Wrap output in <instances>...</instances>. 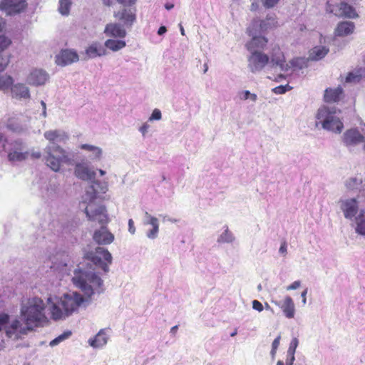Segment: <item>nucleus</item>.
I'll use <instances>...</instances> for the list:
<instances>
[{
  "mask_svg": "<svg viewBox=\"0 0 365 365\" xmlns=\"http://www.w3.org/2000/svg\"><path fill=\"white\" fill-rule=\"evenodd\" d=\"M44 138L49 144L44 149L46 164L52 170L58 172L63 164H70L71 158L68 153L57 143H65L68 139V134L63 130H49L44 133Z\"/></svg>",
  "mask_w": 365,
  "mask_h": 365,
  "instance_id": "1",
  "label": "nucleus"
},
{
  "mask_svg": "<svg viewBox=\"0 0 365 365\" xmlns=\"http://www.w3.org/2000/svg\"><path fill=\"white\" fill-rule=\"evenodd\" d=\"M47 307L48 304L38 297H29L21 302L20 313L26 325V334L28 331L48 322L46 315Z\"/></svg>",
  "mask_w": 365,
  "mask_h": 365,
  "instance_id": "2",
  "label": "nucleus"
},
{
  "mask_svg": "<svg viewBox=\"0 0 365 365\" xmlns=\"http://www.w3.org/2000/svg\"><path fill=\"white\" fill-rule=\"evenodd\" d=\"M83 301V297L75 292L65 294L61 298L48 297L47 304L51 317L55 321L65 319L77 310Z\"/></svg>",
  "mask_w": 365,
  "mask_h": 365,
  "instance_id": "3",
  "label": "nucleus"
},
{
  "mask_svg": "<svg viewBox=\"0 0 365 365\" xmlns=\"http://www.w3.org/2000/svg\"><path fill=\"white\" fill-rule=\"evenodd\" d=\"M84 212L88 220L98 222L101 225V228L94 232L93 240L98 245H110L112 243L114 240V235L106 226L109 221L106 207L99 205L93 208V205H90L85 207Z\"/></svg>",
  "mask_w": 365,
  "mask_h": 365,
  "instance_id": "4",
  "label": "nucleus"
},
{
  "mask_svg": "<svg viewBox=\"0 0 365 365\" xmlns=\"http://www.w3.org/2000/svg\"><path fill=\"white\" fill-rule=\"evenodd\" d=\"M277 21L274 16H267L265 20H255L247 29V33L252 39L246 44L250 52L264 49L267 43V39L260 35L262 31L275 27Z\"/></svg>",
  "mask_w": 365,
  "mask_h": 365,
  "instance_id": "5",
  "label": "nucleus"
},
{
  "mask_svg": "<svg viewBox=\"0 0 365 365\" xmlns=\"http://www.w3.org/2000/svg\"><path fill=\"white\" fill-rule=\"evenodd\" d=\"M72 280L76 287L88 298L95 292L101 293L103 290V280L95 272L76 269Z\"/></svg>",
  "mask_w": 365,
  "mask_h": 365,
  "instance_id": "6",
  "label": "nucleus"
},
{
  "mask_svg": "<svg viewBox=\"0 0 365 365\" xmlns=\"http://www.w3.org/2000/svg\"><path fill=\"white\" fill-rule=\"evenodd\" d=\"M339 115L340 110L336 108L322 106L317 111L316 125H321L326 130L339 133L344 128Z\"/></svg>",
  "mask_w": 365,
  "mask_h": 365,
  "instance_id": "7",
  "label": "nucleus"
},
{
  "mask_svg": "<svg viewBox=\"0 0 365 365\" xmlns=\"http://www.w3.org/2000/svg\"><path fill=\"white\" fill-rule=\"evenodd\" d=\"M271 67L277 71L283 72L279 73L274 78V81L279 82L291 73L292 68L301 69L303 67L304 61L302 58H294L289 61V63H285L284 56L279 47H274L271 54Z\"/></svg>",
  "mask_w": 365,
  "mask_h": 365,
  "instance_id": "8",
  "label": "nucleus"
},
{
  "mask_svg": "<svg viewBox=\"0 0 365 365\" xmlns=\"http://www.w3.org/2000/svg\"><path fill=\"white\" fill-rule=\"evenodd\" d=\"M10 316L0 312V332L4 329L7 337L17 339L22 334H26V329L19 319H15L9 324Z\"/></svg>",
  "mask_w": 365,
  "mask_h": 365,
  "instance_id": "9",
  "label": "nucleus"
},
{
  "mask_svg": "<svg viewBox=\"0 0 365 365\" xmlns=\"http://www.w3.org/2000/svg\"><path fill=\"white\" fill-rule=\"evenodd\" d=\"M108 190V185L106 182H101L98 180L93 181L92 184L86 189L85 195L83 196V200L81 202V206L86 205V207L90 205H93V208H96L100 205H96L94 201L98 197V194L106 193Z\"/></svg>",
  "mask_w": 365,
  "mask_h": 365,
  "instance_id": "10",
  "label": "nucleus"
},
{
  "mask_svg": "<svg viewBox=\"0 0 365 365\" xmlns=\"http://www.w3.org/2000/svg\"><path fill=\"white\" fill-rule=\"evenodd\" d=\"M88 257L96 267L101 269L104 272H108V265L112 262V256L108 250L98 247L94 252L89 253Z\"/></svg>",
  "mask_w": 365,
  "mask_h": 365,
  "instance_id": "11",
  "label": "nucleus"
},
{
  "mask_svg": "<svg viewBox=\"0 0 365 365\" xmlns=\"http://www.w3.org/2000/svg\"><path fill=\"white\" fill-rule=\"evenodd\" d=\"M6 26V21L0 17V73L3 72L10 61V56L4 50L11 44V41L3 33Z\"/></svg>",
  "mask_w": 365,
  "mask_h": 365,
  "instance_id": "12",
  "label": "nucleus"
},
{
  "mask_svg": "<svg viewBox=\"0 0 365 365\" xmlns=\"http://www.w3.org/2000/svg\"><path fill=\"white\" fill-rule=\"evenodd\" d=\"M339 204L346 219L352 220L356 217L359 212V202L356 198L341 197Z\"/></svg>",
  "mask_w": 365,
  "mask_h": 365,
  "instance_id": "13",
  "label": "nucleus"
},
{
  "mask_svg": "<svg viewBox=\"0 0 365 365\" xmlns=\"http://www.w3.org/2000/svg\"><path fill=\"white\" fill-rule=\"evenodd\" d=\"M248 57V67L252 73L261 71L268 64L269 56L259 51L250 52Z\"/></svg>",
  "mask_w": 365,
  "mask_h": 365,
  "instance_id": "14",
  "label": "nucleus"
},
{
  "mask_svg": "<svg viewBox=\"0 0 365 365\" xmlns=\"http://www.w3.org/2000/svg\"><path fill=\"white\" fill-rule=\"evenodd\" d=\"M326 11L336 16H345L349 19H355L358 16L354 8L346 2H341L339 6H334L327 2Z\"/></svg>",
  "mask_w": 365,
  "mask_h": 365,
  "instance_id": "15",
  "label": "nucleus"
},
{
  "mask_svg": "<svg viewBox=\"0 0 365 365\" xmlns=\"http://www.w3.org/2000/svg\"><path fill=\"white\" fill-rule=\"evenodd\" d=\"M27 6L26 0H1L0 10L6 15H14L22 11Z\"/></svg>",
  "mask_w": 365,
  "mask_h": 365,
  "instance_id": "16",
  "label": "nucleus"
},
{
  "mask_svg": "<svg viewBox=\"0 0 365 365\" xmlns=\"http://www.w3.org/2000/svg\"><path fill=\"white\" fill-rule=\"evenodd\" d=\"M50 260L51 262V269L63 273H66L68 270V264L70 262V258L66 252H57L55 256L50 258Z\"/></svg>",
  "mask_w": 365,
  "mask_h": 365,
  "instance_id": "17",
  "label": "nucleus"
},
{
  "mask_svg": "<svg viewBox=\"0 0 365 365\" xmlns=\"http://www.w3.org/2000/svg\"><path fill=\"white\" fill-rule=\"evenodd\" d=\"M79 60L77 52L72 49H64L62 50L56 56V63L58 66H65L71 64L74 62H77Z\"/></svg>",
  "mask_w": 365,
  "mask_h": 365,
  "instance_id": "18",
  "label": "nucleus"
},
{
  "mask_svg": "<svg viewBox=\"0 0 365 365\" xmlns=\"http://www.w3.org/2000/svg\"><path fill=\"white\" fill-rule=\"evenodd\" d=\"M125 27L119 23H109L105 26L103 33L107 37L123 39L127 35Z\"/></svg>",
  "mask_w": 365,
  "mask_h": 365,
  "instance_id": "19",
  "label": "nucleus"
},
{
  "mask_svg": "<svg viewBox=\"0 0 365 365\" xmlns=\"http://www.w3.org/2000/svg\"><path fill=\"white\" fill-rule=\"evenodd\" d=\"M365 127V125L361 128V132H363L362 129ZM365 134L360 133L359 130L356 129H350L346 130L344 133L343 141L346 146H354L360 143L365 141Z\"/></svg>",
  "mask_w": 365,
  "mask_h": 365,
  "instance_id": "20",
  "label": "nucleus"
},
{
  "mask_svg": "<svg viewBox=\"0 0 365 365\" xmlns=\"http://www.w3.org/2000/svg\"><path fill=\"white\" fill-rule=\"evenodd\" d=\"M276 306L279 307L284 315L288 319H292L295 314V305L289 296H286L282 301L272 300Z\"/></svg>",
  "mask_w": 365,
  "mask_h": 365,
  "instance_id": "21",
  "label": "nucleus"
},
{
  "mask_svg": "<svg viewBox=\"0 0 365 365\" xmlns=\"http://www.w3.org/2000/svg\"><path fill=\"white\" fill-rule=\"evenodd\" d=\"M11 96L13 98L19 101H27L31 98L30 90L26 84L22 83H14L10 88Z\"/></svg>",
  "mask_w": 365,
  "mask_h": 365,
  "instance_id": "22",
  "label": "nucleus"
},
{
  "mask_svg": "<svg viewBox=\"0 0 365 365\" xmlns=\"http://www.w3.org/2000/svg\"><path fill=\"white\" fill-rule=\"evenodd\" d=\"M49 75L43 69L32 70L27 77L29 84L35 86L44 85L48 80Z\"/></svg>",
  "mask_w": 365,
  "mask_h": 365,
  "instance_id": "23",
  "label": "nucleus"
},
{
  "mask_svg": "<svg viewBox=\"0 0 365 365\" xmlns=\"http://www.w3.org/2000/svg\"><path fill=\"white\" fill-rule=\"evenodd\" d=\"M114 16L123 22L125 27H131L136 20L135 10L131 9H123L121 11L114 13Z\"/></svg>",
  "mask_w": 365,
  "mask_h": 365,
  "instance_id": "24",
  "label": "nucleus"
},
{
  "mask_svg": "<svg viewBox=\"0 0 365 365\" xmlns=\"http://www.w3.org/2000/svg\"><path fill=\"white\" fill-rule=\"evenodd\" d=\"M86 54L89 58L103 56L107 54L106 48L98 42L92 43L86 49Z\"/></svg>",
  "mask_w": 365,
  "mask_h": 365,
  "instance_id": "25",
  "label": "nucleus"
},
{
  "mask_svg": "<svg viewBox=\"0 0 365 365\" xmlns=\"http://www.w3.org/2000/svg\"><path fill=\"white\" fill-rule=\"evenodd\" d=\"M108 336L105 329H101L97 334L88 340L91 346L95 349L103 347L108 342Z\"/></svg>",
  "mask_w": 365,
  "mask_h": 365,
  "instance_id": "26",
  "label": "nucleus"
},
{
  "mask_svg": "<svg viewBox=\"0 0 365 365\" xmlns=\"http://www.w3.org/2000/svg\"><path fill=\"white\" fill-rule=\"evenodd\" d=\"M76 175L83 180H91L95 178L96 173L88 167L83 165H77L75 168Z\"/></svg>",
  "mask_w": 365,
  "mask_h": 365,
  "instance_id": "27",
  "label": "nucleus"
},
{
  "mask_svg": "<svg viewBox=\"0 0 365 365\" xmlns=\"http://www.w3.org/2000/svg\"><path fill=\"white\" fill-rule=\"evenodd\" d=\"M80 148L89 153L88 157L93 161H99L102 158L103 150L100 147L90 144H81Z\"/></svg>",
  "mask_w": 365,
  "mask_h": 365,
  "instance_id": "28",
  "label": "nucleus"
},
{
  "mask_svg": "<svg viewBox=\"0 0 365 365\" xmlns=\"http://www.w3.org/2000/svg\"><path fill=\"white\" fill-rule=\"evenodd\" d=\"M343 96V89L339 86L336 88H327L324 92V98L327 103L339 101Z\"/></svg>",
  "mask_w": 365,
  "mask_h": 365,
  "instance_id": "29",
  "label": "nucleus"
},
{
  "mask_svg": "<svg viewBox=\"0 0 365 365\" xmlns=\"http://www.w3.org/2000/svg\"><path fill=\"white\" fill-rule=\"evenodd\" d=\"M355 26L351 21H343L338 24L335 34L339 36H347L353 33Z\"/></svg>",
  "mask_w": 365,
  "mask_h": 365,
  "instance_id": "30",
  "label": "nucleus"
},
{
  "mask_svg": "<svg viewBox=\"0 0 365 365\" xmlns=\"http://www.w3.org/2000/svg\"><path fill=\"white\" fill-rule=\"evenodd\" d=\"M126 46V42L122 38H108L104 43V47L114 52L118 51Z\"/></svg>",
  "mask_w": 365,
  "mask_h": 365,
  "instance_id": "31",
  "label": "nucleus"
},
{
  "mask_svg": "<svg viewBox=\"0 0 365 365\" xmlns=\"http://www.w3.org/2000/svg\"><path fill=\"white\" fill-rule=\"evenodd\" d=\"M329 49L324 46L314 47L309 53V58L313 61H318L324 58L328 53Z\"/></svg>",
  "mask_w": 365,
  "mask_h": 365,
  "instance_id": "32",
  "label": "nucleus"
},
{
  "mask_svg": "<svg viewBox=\"0 0 365 365\" xmlns=\"http://www.w3.org/2000/svg\"><path fill=\"white\" fill-rule=\"evenodd\" d=\"M7 128L15 133H23L26 130V126L22 124L19 118H12L8 120Z\"/></svg>",
  "mask_w": 365,
  "mask_h": 365,
  "instance_id": "33",
  "label": "nucleus"
},
{
  "mask_svg": "<svg viewBox=\"0 0 365 365\" xmlns=\"http://www.w3.org/2000/svg\"><path fill=\"white\" fill-rule=\"evenodd\" d=\"M365 211L361 210L359 214L355 217L356 233L361 235H365Z\"/></svg>",
  "mask_w": 365,
  "mask_h": 365,
  "instance_id": "34",
  "label": "nucleus"
},
{
  "mask_svg": "<svg viewBox=\"0 0 365 365\" xmlns=\"http://www.w3.org/2000/svg\"><path fill=\"white\" fill-rule=\"evenodd\" d=\"M362 182L363 181L361 178L352 177L346 180L345 186L349 190H356L360 188Z\"/></svg>",
  "mask_w": 365,
  "mask_h": 365,
  "instance_id": "35",
  "label": "nucleus"
},
{
  "mask_svg": "<svg viewBox=\"0 0 365 365\" xmlns=\"http://www.w3.org/2000/svg\"><path fill=\"white\" fill-rule=\"evenodd\" d=\"M235 239L234 235L230 231L228 227L226 226L225 230L219 236L217 242L219 243H232Z\"/></svg>",
  "mask_w": 365,
  "mask_h": 365,
  "instance_id": "36",
  "label": "nucleus"
},
{
  "mask_svg": "<svg viewBox=\"0 0 365 365\" xmlns=\"http://www.w3.org/2000/svg\"><path fill=\"white\" fill-rule=\"evenodd\" d=\"M14 83L13 78L7 74L0 76V90L6 91L9 90Z\"/></svg>",
  "mask_w": 365,
  "mask_h": 365,
  "instance_id": "37",
  "label": "nucleus"
},
{
  "mask_svg": "<svg viewBox=\"0 0 365 365\" xmlns=\"http://www.w3.org/2000/svg\"><path fill=\"white\" fill-rule=\"evenodd\" d=\"M72 5L71 0H59L58 11L63 16H68Z\"/></svg>",
  "mask_w": 365,
  "mask_h": 365,
  "instance_id": "38",
  "label": "nucleus"
},
{
  "mask_svg": "<svg viewBox=\"0 0 365 365\" xmlns=\"http://www.w3.org/2000/svg\"><path fill=\"white\" fill-rule=\"evenodd\" d=\"M361 79L360 71H354L348 73L346 77L345 82L351 83H359Z\"/></svg>",
  "mask_w": 365,
  "mask_h": 365,
  "instance_id": "39",
  "label": "nucleus"
},
{
  "mask_svg": "<svg viewBox=\"0 0 365 365\" xmlns=\"http://www.w3.org/2000/svg\"><path fill=\"white\" fill-rule=\"evenodd\" d=\"M28 153H23L19 152L17 150H14L12 152H10L8 155L9 160L10 161H21L24 159H26Z\"/></svg>",
  "mask_w": 365,
  "mask_h": 365,
  "instance_id": "40",
  "label": "nucleus"
},
{
  "mask_svg": "<svg viewBox=\"0 0 365 365\" xmlns=\"http://www.w3.org/2000/svg\"><path fill=\"white\" fill-rule=\"evenodd\" d=\"M143 224L145 225H150L152 227L154 226L159 227L158 219L151 215L148 212H145V218L143 220Z\"/></svg>",
  "mask_w": 365,
  "mask_h": 365,
  "instance_id": "41",
  "label": "nucleus"
},
{
  "mask_svg": "<svg viewBox=\"0 0 365 365\" xmlns=\"http://www.w3.org/2000/svg\"><path fill=\"white\" fill-rule=\"evenodd\" d=\"M71 336V331H66L63 334H60L58 336L51 341L49 345L51 346H55L60 344L61 342L63 341L64 340L68 339Z\"/></svg>",
  "mask_w": 365,
  "mask_h": 365,
  "instance_id": "42",
  "label": "nucleus"
},
{
  "mask_svg": "<svg viewBox=\"0 0 365 365\" xmlns=\"http://www.w3.org/2000/svg\"><path fill=\"white\" fill-rule=\"evenodd\" d=\"M238 96L240 100H251L252 102H256L257 100V96L255 93H252L249 91H242L238 93Z\"/></svg>",
  "mask_w": 365,
  "mask_h": 365,
  "instance_id": "43",
  "label": "nucleus"
},
{
  "mask_svg": "<svg viewBox=\"0 0 365 365\" xmlns=\"http://www.w3.org/2000/svg\"><path fill=\"white\" fill-rule=\"evenodd\" d=\"M292 89V87L290 86L289 84L280 85L272 88V92L274 93L275 94H284Z\"/></svg>",
  "mask_w": 365,
  "mask_h": 365,
  "instance_id": "44",
  "label": "nucleus"
},
{
  "mask_svg": "<svg viewBox=\"0 0 365 365\" xmlns=\"http://www.w3.org/2000/svg\"><path fill=\"white\" fill-rule=\"evenodd\" d=\"M158 232L159 227L154 226L150 230L147 231L146 236L149 239L154 240L158 237Z\"/></svg>",
  "mask_w": 365,
  "mask_h": 365,
  "instance_id": "45",
  "label": "nucleus"
},
{
  "mask_svg": "<svg viewBox=\"0 0 365 365\" xmlns=\"http://www.w3.org/2000/svg\"><path fill=\"white\" fill-rule=\"evenodd\" d=\"M161 118H162L161 111L158 108H155L153 110L152 114L148 118V120L149 121L160 120H161Z\"/></svg>",
  "mask_w": 365,
  "mask_h": 365,
  "instance_id": "46",
  "label": "nucleus"
},
{
  "mask_svg": "<svg viewBox=\"0 0 365 365\" xmlns=\"http://www.w3.org/2000/svg\"><path fill=\"white\" fill-rule=\"evenodd\" d=\"M280 0H261L263 6L266 9H272L279 2Z\"/></svg>",
  "mask_w": 365,
  "mask_h": 365,
  "instance_id": "47",
  "label": "nucleus"
},
{
  "mask_svg": "<svg viewBox=\"0 0 365 365\" xmlns=\"http://www.w3.org/2000/svg\"><path fill=\"white\" fill-rule=\"evenodd\" d=\"M252 309L259 312H261L264 309V307H263L262 304L260 302H259L258 300H256V299L253 300L252 302Z\"/></svg>",
  "mask_w": 365,
  "mask_h": 365,
  "instance_id": "48",
  "label": "nucleus"
},
{
  "mask_svg": "<svg viewBox=\"0 0 365 365\" xmlns=\"http://www.w3.org/2000/svg\"><path fill=\"white\" fill-rule=\"evenodd\" d=\"M150 128V125L148 123H144L140 128L139 131L143 137H145Z\"/></svg>",
  "mask_w": 365,
  "mask_h": 365,
  "instance_id": "49",
  "label": "nucleus"
},
{
  "mask_svg": "<svg viewBox=\"0 0 365 365\" xmlns=\"http://www.w3.org/2000/svg\"><path fill=\"white\" fill-rule=\"evenodd\" d=\"M301 285V282L299 280L294 281L290 285L287 287V290H295L298 289Z\"/></svg>",
  "mask_w": 365,
  "mask_h": 365,
  "instance_id": "50",
  "label": "nucleus"
},
{
  "mask_svg": "<svg viewBox=\"0 0 365 365\" xmlns=\"http://www.w3.org/2000/svg\"><path fill=\"white\" fill-rule=\"evenodd\" d=\"M6 139L4 135L0 132V150H5Z\"/></svg>",
  "mask_w": 365,
  "mask_h": 365,
  "instance_id": "51",
  "label": "nucleus"
},
{
  "mask_svg": "<svg viewBox=\"0 0 365 365\" xmlns=\"http://www.w3.org/2000/svg\"><path fill=\"white\" fill-rule=\"evenodd\" d=\"M279 252L282 255H285L287 252V245L285 242H282L279 249Z\"/></svg>",
  "mask_w": 365,
  "mask_h": 365,
  "instance_id": "52",
  "label": "nucleus"
},
{
  "mask_svg": "<svg viewBox=\"0 0 365 365\" xmlns=\"http://www.w3.org/2000/svg\"><path fill=\"white\" fill-rule=\"evenodd\" d=\"M117 1L124 6H131L135 3L136 0H117Z\"/></svg>",
  "mask_w": 365,
  "mask_h": 365,
  "instance_id": "53",
  "label": "nucleus"
},
{
  "mask_svg": "<svg viewBox=\"0 0 365 365\" xmlns=\"http://www.w3.org/2000/svg\"><path fill=\"white\" fill-rule=\"evenodd\" d=\"M280 339H281V336L280 335L277 336L272 341V348L278 349L279 344H280Z\"/></svg>",
  "mask_w": 365,
  "mask_h": 365,
  "instance_id": "54",
  "label": "nucleus"
},
{
  "mask_svg": "<svg viewBox=\"0 0 365 365\" xmlns=\"http://www.w3.org/2000/svg\"><path fill=\"white\" fill-rule=\"evenodd\" d=\"M128 231L132 235H133L135 233V226H134V222H133V220L132 219H130L128 220Z\"/></svg>",
  "mask_w": 365,
  "mask_h": 365,
  "instance_id": "55",
  "label": "nucleus"
},
{
  "mask_svg": "<svg viewBox=\"0 0 365 365\" xmlns=\"http://www.w3.org/2000/svg\"><path fill=\"white\" fill-rule=\"evenodd\" d=\"M308 289H305L301 294V297L302 299V303L305 304L307 303V294Z\"/></svg>",
  "mask_w": 365,
  "mask_h": 365,
  "instance_id": "56",
  "label": "nucleus"
},
{
  "mask_svg": "<svg viewBox=\"0 0 365 365\" xmlns=\"http://www.w3.org/2000/svg\"><path fill=\"white\" fill-rule=\"evenodd\" d=\"M167 31V29L165 26H161L159 29H158V34L160 35V36H162L164 34H165Z\"/></svg>",
  "mask_w": 365,
  "mask_h": 365,
  "instance_id": "57",
  "label": "nucleus"
},
{
  "mask_svg": "<svg viewBox=\"0 0 365 365\" xmlns=\"http://www.w3.org/2000/svg\"><path fill=\"white\" fill-rule=\"evenodd\" d=\"M258 7H259V4L257 2H252L250 6V10L252 11H255L257 10Z\"/></svg>",
  "mask_w": 365,
  "mask_h": 365,
  "instance_id": "58",
  "label": "nucleus"
},
{
  "mask_svg": "<svg viewBox=\"0 0 365 365\" xmlns=\"http://www.w3.org/2000/svg\"><path fill=\"white\" fill-rule=\"evenodd\" d=\"M277 351V349H274V348H272V349L270 351V356H271L272 360H274L275 359Z\"/></svg>",
  "mask_w": 365,
  "mask_h": 365,
  "instance_id": "59",
  "label": "nucleus"
},
{
  "mask_svg": "<svg viewBox=\"0 0 365 365\" xmlns=\"http://www.w3.org/2000/svg\"><path fill=\"white\" fill-rule=\"evenodd\" d=\"M165 220H168V221H170L171 222H176L178 220H175V219H172L168 216H164L163 217V221H165Z\"/></svg>",
  "mask_w": 365,
  "mask_h": 365,
  "instance_id": "60",
  "label": "nucleus"
},
{
  "mask_svg": "<svg viewBox=\"0 0 365 365\" xmlns=\"http://www.w3.org/2000/svg\"><path fill=\"white\" fill-rule=\"evenodd\" d=\"M165 7L167 10H170L174 7V4L167 3V4H165Z\"/></svg>",
  "mask_w": 365,
  "mask_h": 365,
  "instance_id": "61",
  "label": "nucleus"
},
{
  "mask_svg": "<svg viewBox=\"0 0 365 365\" xmlns=\"http://www.w3.org/2000/svg\"><path fill=\"white\" fill-rule=\"evenodd\" d=\"M103 2L106 6H110L113 0H103Z\"/></svg>",
  "mask_w": 365,
  "mask_h": 365,
  "instance_id": "62",
  "label": "nucleus"
},
{
  "mask_svg": "<svg viewBox=\"0 0 365 365\" xmlns=\"http://www.w3.org/2000/svg\"><path fill=\"white\" fill-rule=\"evenodd\" d=\"M177 330H178V326H174V327H173L171 328V329H170V333H172V334H175V332L177 331Z\"/></svg>",
  "mask_w": 365,
  "mask_h": 365,
  "instance_id": "63",
  "label": "nucleus"
},
{
  "mask_svg": "<svg viewBox=\"0 0 365 365\" xmlns=\"http://www.w3.org/2000/svg\"><path fill=\"white\" fill-rule=\"evenodd\" d=\"M237 334V329H235L231 334H230V336L233 337L235 336H236Z\"/></svg>",
  "mask_w": 365,
  "mask_h": 365,
  "instance_id": "64",
  "label": "nucleus"
}]
</instances>
